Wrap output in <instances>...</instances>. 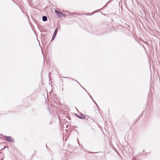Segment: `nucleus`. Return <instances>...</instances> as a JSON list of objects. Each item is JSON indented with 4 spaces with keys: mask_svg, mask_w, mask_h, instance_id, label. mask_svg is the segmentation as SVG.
Wrapping results in <instances>:
<instances>
[{
    "mask_svg": "<svg viewBox=\"0 0 160 160\" xmlns=\"http://www.w3.org/2000/svg\"><path fill=\"white\" fill-rule=\"evenodd\" d=\"M58 28H56L55 29V31L54 32V33H53V35L52 37V39H54V38H55V37H56V36L57 32H58Z\"/></svg>",
    "mask_w": 160,
    "mask_h": 160,
    "instance_id": "2",
    "label": "nucleus"
},
{
    "mask_svg": "<svg viewBox=\"0 0 160 160\" xmlns=\"http://www.w3.org/2000/svg\"><path fill=\"white\" fill-rule=\"evenodd\" d=\"M6 139L7 140V141L11 142H12L14 141V140L13 138L10 137H7L6 138Z\"/></svg>",
    "mask_w": 160,
    "mask_h": 160,
    "instance_id": "3",
    "label": "nucleus"
},
{
    "mask_svg": "<svg viewBox=\"0 0 160 160\" xmlns=\"http://www.w3.org/2000/svg\"><path fill=\"white\" fill-rule=\"evenodd\" d=\"M55 12L56 13L57 16L59 17L60 18L63 17L64 16V15L62 12H60L57 10H56L55 11Z\"/></svg>",
    "mask_w": 160,
    "mask_h": 160,
    "instance_id": "1",
    "label": "nucleus"
},
{
    "mask_svg": "<svg viewBox=\"0 0 160 160\" xmlns=\"http://www.w3.org/2000/svg\"><path fill=\"white\" fill-rule=\"evenodd\" d=\"M47 20V18L46 16H43L42 17V20L44 21H46Z\"/></svg>",
    "mask_w": 160,
    "mask_h": 160,
    "instance_id": "4",
    "label": "nucleus"
}]
</instances>
